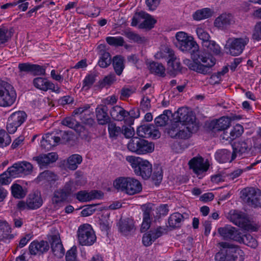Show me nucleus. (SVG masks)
Listing matches in <instances>:
<instances>
[{
    "label": "nucleus",
    "mask_w": 261,
    "mask_h": 261,
    "mask_svg": "<svg viewBox=\"0 0 261 261\" xmlns=\"http://www.w3.org/2000/svg\"><path fill=\"white\" fill-rule=\"evenodd\" d=\"M11 192L12 195L17 198H23L25 195V192L23 191L22 187L17 184H14L11 186Z\"/></svg>",
    "instance_id": "5fc2aeb1"
},
{
    "label": "nucleus",
    "mask_w": 261,
    "mask_h": 261,
    "mask_svg": "<svg viewBox=\"0 0 261 261\" xmlns=\"http://www.w3.org/2000/svg\"><path fill=\"white\" fill-rule=\"evenodd\" d=\"M108 109L105 106L96 108L95 110L97 122L99 124L105 125L110 121V117L108 114Z\"/></svg>",
    "instance_id": "bb28decb"
},
{
    "label": "nucleus",
    "mask_w": 261,
    "mask_h": 261,
    "mask_svg": "<svg viewBox=\"0 0 261 261\" xmlns=\"http://www.w3.org/2000/svg\"><path fill=\"white\" fill-rule=\"evenodd\" d=\"M221 247L223 248L225 253H226V258L230 259H232V253L229 252L231 249H233V245L227 242H221L219 243Z\"/></svg>",
    "instance_id": "69168bd1"
},
{
    "label": "nucleus",
    "mask_w": 261,
    "mask_h": 261,
    "mask_svg": "<svg viewBox=\"0 0 261 261\" xmlns=\"http://www.w3.org/2000/svg\"><path fill=\"white\" fill-rule=\"evenodd\" d=\"M203 47L207 48L208 51L214 55H218L221 54L220 47L214 41L205 42Z\"/></svg>",
    "instance_id": "8fccbe9b"
},
{
    "label": "nucleus",
    "mask_w": 261,
    "mask_h": 261,
    "mask_svg": "<svg viewBox=\"0 0 261 261\" xmlns=\"http://www.w3.org/2000/svg\"><path fill=\"white\" fill-rule=\"evenodd\" d=\"M232 253V259L230 261H243L244 259V253L239 248L233 246V249H231L229 251Z\"/></svg>",
    "instance_id": "3c124183"
},
{
    "label": "nucleus",
    "mask_w": 261,
    "mask_h": 261,
    "mask_svg": "<svg viewBox=\"0 0 261 261\" xmlns=\"http://www.w3.org/2000/svg\"><path fill=\"white\" fill-rule=\"evenodd\" d=\"M38 179L40 181H46L51 183L58 179V176L50 171L45 170L39 174Z\"/></svg>",
    "instance_id": "79ce46f5"
},
{
    "label": "nucleus",
    "mask_w": 261,
    "mask_h": 261,
    "mask_svg": "<svg viewBox=\"0 0 261 261\" xmlns=\"http://www.w3.org/2000/svg\"><path fill=\"white\" fill-rule=\"evenodd\" d=\"M176 42H174L176 46L183 52H190L198 49V44L194 40L192 37L184 32H177L175 35Z\"/></svg>",
    "instance_id": "423d86ee"
},
{
    "label": "nucleus",
    "mask_w": 261,
    "mask_h": 261,
    "mask_svg": "<svg viewBox=\"0 0 261 261\" xmlns=\"http://www.w3.org/2000/svg\"><path fill=\"white\" fill-rule=\"evenodd\" d=\"M231 120L228 117H222L218 119L210 121L207 125L208 128L214 133L224 131L230 125Z\"/></svg>",
    "instance_id": "4468645a"
},
{
    "label": "nucleus",
    "mask_w": 261,
    "mask_h": 261,
    "mask_svg": "<svg viewBox=\"0 0 261 261\" xmlns=\"http://www.w3.org/2000/svg\"><path fill=\"white\" fill-rule=\"evenodd\" d=\"M62 124L69 128L75 129V130L80 135V133L85 129L84 127L81 125L79 122L70 117L64 119L62 121Z\"/></svg>",
    "instance_id": "2f4dec72"
},
{
    "label": "nucleus",
    "mask_w": 261,
    "mask_h": 261,
    "mask_svg": "<svg viewBox=\"0 0 261 261\" xmlns=\"http://www.w3.org/2000/svg\"><path fill=\"white\" fill-rule=\"evenodd\" d=\"M171 114V111L170 110L164 111L163 114L155 118L154 122L156 125L158 126H164L166 125L169 119V115Z\"/></svg>",
    "instance_id": "a18cd8bd"
},
{
    "label": "nucleus",
    "mask_w": 261,
    "mask_h": 261,
    "mask_svg": "<svg viewBox=\"0 0 261 261\" xmlns=\"http://www.w3.org/2000/svg\"><path fill=\"white\" fill-rule=\"evenodd\" d=\"M140 15L145 18L144 21L140 24V27L141 28H145L151 29L153 28L154 25L156 22V20L154 19L152 16L148 14L144 13H140Z\"/></svg>",
    "instance_id": "ea45409f"
},
{
    "label": "nucleus",
    "mask_w": 261,
    "mask_h": 261,
    "mask_svg": "<svg viewBox=\"0 0 261 261\" xmlns=\"http://www.w3.org/2000/svg\"><path fill=\"white\" fill-rule=\"evenodd\" d=\"M166 227L159 226L154 230H151L144 234L142 238V243L145 246H150L154 241L162 236L164 232H167Z\"/></svg>",
    "instance_id": "2eb2a0df"
},
{
    "label": "nucleus",
    "mask_w": 261,
    "mask_h": 261,
    "mask_svg": "<svg viewBox=\"0 0 261 261\" xmlns=\"http://www.w3.org/2000/svg\"><path fill=\"white\" fill-rule=\"evenodd\" d=\"M190 53L192 60L200 68L201 72L198 73L207 75L212 73V68L216 64V59L213 57L208 55L204 51L199 50V48L195 50L192 49Z\"/></svg>",
    "instance_id": "f257e3e1"
},
{
    "label": "nucleus",
    "mask_w": 261,
    "mask_h": 261,
    "mask_svg": "<svg viewBox=\"0 0 261 261\" xmlns=\"http://www.w3.org/2000/svg\"><path fill=\"white\" fill-rule=\"evenodd\" d=\"M189 165L194 172L198 175L206 172L210 166L207 161L204 162V160L202 157L193 158L189 161Z\"/></svg>",
    "instance_id": "f3484780"
},
{
    "label": "nucleus",
    "mask_w": 261,
    "mask_h": 261,
    "mask_svg": "<svg viewBox=\"0 0 261 261\" xmlns=\"http://www.w3.org/2000/svg\"><path fill=\"white\" fill-rule=\"evenodd\" d=\"M43 204L40 193L38 192L31 193L29 195L26 202L23 201H19L17 204V207L20 210H36Z\"/></svg>",
    "instance_id": "9b49d317"
},
{
    "label": "nucleus",
    "mask_w": 261,
    "mask_h": 261,
    "mask_svg": "<svg viewBox=\"0 0 261 261\" xmlns=\"http://www.w3.org/2000/svg\"><path fill=\"white\" fill-rule=\"evenodd\" d=\"M251 144L250 141H240L235 143L233 146V152L231 154V159L230 161L233 160L237 155L241 156L243 154L248 153L251 148Z\"/></svg>",
    "instance_id": "a211bd4d"
},
{
    "label": "nucleus",
    "mask_w": 261,
    "mask_h": 261,
    "mask_svg": "<svg viewBox=\"0 0 261 261\" xmlns=\"http://www.w3.org/2000/svg\"><path fill=\"white\" fill-rule=\"evenodd\" d=\"M100 228L102 231H107L110 228L109 220L105 217H102L99 220Z\"/></svg>",
    "instance_id": "338daca9"
},
{
    "label": "nucleus",
    "mask_w": 261,
    "mask_h": 261,
    "mask_svg": "<svg viewBox=\"0 0 261 261\" xmlns=\"http://www.w3.org/2000/svg\"><path fill=\"white\" fill-rule=\"evenodd\" d=\"M112 64L116 74L120 75L125 67L124 59L121 56H115L112 59Z\"/></svg>",
    "instance_id": "c85d7f7f"
},
{
    "label": "nucleus",
    "mask_w": 261,
    "mask_h": 261,
    "mask_svg": "<svg viewBox=\"0 0 261 261\" xmlns=\"http://www.w3.org/2000/svg\"><path fill=\"white\" fill-rule=\"evenodd\" d=\"M16 93L9 83L0 80V106L10 107L15 101Z\"/></svg>",
    "instance_id": "20e7f679"
},
{
    "label": "nucleus",
    "mask_w": 261,
    "mask_h": 261,
    "mask_svg": "<svg viewBox=\"0 0 261 261\" xmlns=\"http://www.w3.org/2000/svg\"><path fill=\"white\" fill-rule=\"evenodd\" d=\"M57 159L58 155L55 152L42 154L33 158V160L37 162L41 168L45 167L48 164L56 162Z\"/></svg>",
    "instance_id": "393cba45"
},
{
    "label": "nucleus",
    "mask_w": 261,
    "mask_h": 261,
    "mask_svg": "<svg viewBox=\"0 0 261 261\" xmlns=\"http://www.w3.org/2000/svg\"><path fill=\"white\" fill-rule=\"evenodd\" d=\"M103 194L101 191L92 190L88 192L86 191H81L76 194V199L80 202H88L96 199H101Z\"/></svg>",
    "instance_id": "6ab92c4d"
},
{
    "label": "nucleus",
    "mask_w": 261,
    "mask_h": 261,
    "mask_svg": "<svg viewBox=\"0 0 261 261\" xmlns=\"http://www.w3.org/2000/svg\"><path fill=\"white\" fill-rule=\"evenodd\" d=\"M198 37L202 40V46L204 45L205 42L209 41L210 36L204 29L201 28H197L196 30Z\"/></svg>",
    "instance_id": "680f3d73"
},
{
    "label": "nucleus",
    "mask_w": 261,
    "mask_h": 261,
    "mask_svg": "<svg viewBox=\"0 0 261 261\" xmlns=\"http://www.w3.org/2000/svg\"><path fill=\"white\" fill-rule=\"evenodd\" d=\"M114 188L119 191L133 195L140 193L142 189L140 182L134 178L120 177L113 182Z\"/></svg>",
    "instance_id": "f03ea898"
},
{
    "label": "nucleus",
    "mask_w": 261,
    "mask_h": 261,
    "mask_svg": "<svg viewBox=\"0 0 261 261\" xmlns=\"http://www.w3.org/2000/svg\"><path fill=\"white\" fill-rule=\"evenodd\" d=\"M34 86L42 91H47L48 90L57 93L60 92V88L46 79L38 77L33 80Z\"/></svg>",
    "instance_id": "ddd939ff"
},
{
    "label": "nucleus",
    "mask_w": 261,
    "mask_h": 261,
    "mask_svg": "<svg viewBox=\"0 0 261 261\" xmlns=\"http://www.w3.org/2000/svg\"><path fill=\"white\" fill-rule=\"evenodd\" d=\"M83 161L81 155L77 154H72L70 156L67 160V167L68 169L74 170L77 169L78 165Z\"/></svg>",
    "instance_id": "e433bc0d"
},
{
    "label": "nucleus",
    "mask_w": 261,
    "mask_h": 261,
    "mask_svg": "<svg viewBox=\"0 0 261 261\" xmlns=\"http://www.w3.org/2000/svg\"><path fill=\"white\" fill-rule=\"evenodd\" d=\"M152 213L151 207L146 206L143 208V220L141 230L142 232L146 231L150 226V216Z\"/></svg>",
    "instance_id": "7c9ffc66"
},
{
    "label": "nucleus",
    "mask_w": 261,
    "mask_h": 261,
    "mask_svg": "<svg viewBox=\"0 0 261 261\" xmlns=\"http://www.w3.org/2000/svg\"><path fill=\"white\" fill-rule=\"evenodd\" d=\"M212 15V12L209 8H204L197 10L193 14V18L194 20H200L207 18Z\"/></svg>",
    "instance_id": "de8ad7c7"
},
{
    "label": "nucleus",
    "mask_w": 261,
    "mask_h": 261,
    "mask_svg": "<svg viewBox=\"0 0 261 261\" xmlns=\"http://www.w3.org/2000/svg\"><path fill=\"white\" fill-rule=\"evenodd\" d=\"M22 176L30 174L33 170V166L29 162L23 161L19 162Z\"/></svg>",
    "instance_id": "052dcab7"
},
{
    "label": "nucleus",
    "mask_w": 261,
    "mask_h": 261,
    "mask_svg": "<svg viewBox=\"0 0 261 261\" xmlns=\"http://www.w3.org/2000/svg\"><path fill=\"white\" fill-rule=\"evenodd\" d=\"M49 249L47 242L34 241L29 246V251L32 255H41L46 252Z\"/></svg>",
    "instance_id": "4be33fe9"
},
{
    "label": "nucleus",
    "mask_w": 261,
    "mask_h": 261,
    "mask_svg": "<svg viewBox=\"0 0 261 261\" xmlns=\"http://www.w3.org/2000/svg\"><path fill=\"white\" fill-rule=\"evenodd\" d=\"M154 144L152 142L142 139L138 154H144L151 152L154 150Z\"/></svg>",
    "instance_id": "58836bf2"
},
{
    "label": "nucleus",
    "mask_w": 261,
    "mask_h": 261,
    "mask_svg": "<svg viewBox=\"0 0 261 261\" xmlns=\"http://www.w3.org/2000/svg\"><path fill=\"white\" fill-rule=\"evenodd\" d=\"M31 73L34 75H43L45 74V69L39 65L32 64Z\"/></svg>",
    "instance_id": "0e129e2a"
},
{
    "label": "nucleus",
    "mask_w": 261,
    "mask_h": 261,
    "mask_svg": "<svg viewBox=\"0 0 261 261\" xmlns=\"http://www.w3.org/2000/svg\"><path fill=\"white\" fill-rule=\"evenodd\" d=\"M232 153L227 149L218 150L215 154L216 160L220 163H226L230 162L229 158L231 157Z\"/></svg>",
    "instance_id": "37998d69"
},
{
    "label": "nucleus",
    "mask_w": 261,
    "mask_h": 261,
    "mask_svg": "<svg viewBox=\"0 0 261 261\" xmlns=\"http://www.w3.org/2000/svg\"><path fill=\"white\" fill-rule=\"evenodd\" d=\"M195 127L194 125H181L174 123L168 131V134L172 138L186 139L195 131Z\"/></svg>",
    "instance_id": "9d476101"
},
{
    "label": "nucleus",
    "mask_w": 261,
    "mask_h": 261,
    "mask_svg": "<svg viewBox=\"0 0 261 261\" xmlns=\"http://www.w3.org/2000/svg\"><path fill=\"white\" fill-rule=\"evenodd\" d=\"M51 248L54 255L58 257H61L64 254V249L62 244L59 234L50 237Z\"/></svg>",
    "instance_id": "b1692460"
},
{
    "label": "nucleus",
    "mask_w": 261,
    "mask_h": 261,
    "mask_svg": "<svg viewBox=\"0 0 261 261\" xmlns=\"http://www.w3.org/2000/svg\"><path fill=\"white\" fill-rule=\"evenodd\" d=\"M253 38L257 41L261 40V22L256 23L254 27Z\"/></svg>",
    "instance_id": "774afa93"
},
{
    "label": "nucleus",
    "mask_w": 261,
    "mask_h": 261,
    "mask_svg": "<svg viewBox=\"0 0 261 261\" xmlns=\"http://www.w3.org/2000/svg\"><path fill=\"white\" fill-rule=\"evenodd\" d=\"M119 230L124 235H128L134 229V224L133 220L127 218L120 220L119 222Z\"/></svg>",
    "instance_id": "c756f323"
},
{
    "label": "nucleus",
    "mask_w": 261,
    "mask_h": 261,
    "mask_svg": "<svg viewBox=\"0 0 261 261\" xmlns=\"http://www.w3.org/2000/svg\"><path fill=\"white\" fill-rule=\"evenodd\" d=\"M141 139L138 137L132 138L127 144L128 149L130 151L138 154Z\"/></svg>",
    "instance_id": "09e8293b"
},
{
    "label": "nucleus",
    "mask_w": 261,
    "mask_h": 261,
    "mask_svg": "<svg viewBox=\"0 0 261 261\" xmlns=\"http://www.w3.org/2000/svg\"><path fill=\"white\" fill-rule=\"evenodd\" d=\"M175 123L181 125H194L195 117L187 108H180L176 112Z\"/></svg>",
    "instance_id": "f8f14e48"
},
{
    "label": "nucleus",
    "mask_w": 261,
    "mask_h": 261,
    "mask_svg": "<svg viewBox=\"0 0 261 261\" xmlns=\"http://www.w3.org/2000/svg\"><path fill=\"white\" fill-rule=\"evenodd\" d=\"M20 165L19 162L15 163L7 169V172L10 176L13 178L22 176Z\"/></svg>",
    "instance_id": "603ef678"
},
{
    "label": "nucleus",
    "mask_w": 261,
    "mask_h": 261,
    "mask_svg": "<svg viewBox=\"0 0 261 261\" xmlns=\"http://www.w3.org/2000/svg\"><path fill=\"white\" fill-rule=\"evenodd\" d=\"M149 68L150 72L155 75L162 77L166 75L165 68L161 63L153 62L150 63Z\"/></svg>",
    "instance_id": "c9c22d12"
},
{
    "label": "nucleus",
    "mask_w": 261,
    "mask_h": 261,
    "mask_svg": "<svg viewBox=\"0 0 261 261\" xmlns=\"http://www.w3.org/2000/svg\"><path fill=\"white\" fill-rule=\"evenodd\" d=\"M123 34L129 40L138 44H143L147 40L145 37L141 36L132 31L126 30L124 32Z\"/></svg>",
    "instance_id": "a19ab883"
},
{
    "label": "nucleus",
    "mask_w": 261,
    "mask_h": 261,
    "mask_svg": "<svg viewBox=\"0 0 261 261\" xmlns=\"http://www.w3.org/2000/svg\"><path fill=\"white\" fill-rule=\"evenodd\" d=\"M108 132L111 138L116 139L121 136L123 130L122 127L117 126L115 123L110 122L108 124Z\"/></svg>",
    "instance_id": "4c0bfd02"
},
{
    "label": "nucleus",
    "mask_w": 261,
    "mask_h": 261,
    "mask_svg": "<svg viewBox=\"0 0 261 261\" xmlns=\"http://www.w3.org/2000/svg\"><path fill=\"white\" fill-rule=\"evenodd\" d=\"M244 132L243 126L240 124L236 125L230 132L231 139L232 141L241 136Z\"/></svg>",
    "instance_id": "bf43d9fd"
},
{
    "label": "nucleus",
    "mask_w": 261,
    "mask_h": 261,
    "mask_svg": "<svg viewBox=\"0 0 261 261\" xmlns=\"http://www.w3.org/2000/svg\"><path fill=\"white\" fill-rule=\"evenodd\" d=\"M234 22V18L231 14L223 13L215 19L214 25L216 27L223 30L228 28Z\"/></svg>",
    "instance_id": "aec40b11"
},
{
    "label": "nucleus",
    "mask_w": 261,
    "mask_h": 261,
    "mask_svg": "<svg viewBox=\"0 0 261 261\" xmlns=\"http://www.w3.org/2000/svg\"><path fill=\"white\" fill-rule=\"evenodd\" d=\"M95 82V75L91 74L87 75L83 81L82 89L83 90H89Z\"/></svg>",
    "instance_id": "4d7b16f0"
},
{
    "label": "nucleus",
    "mask_w": 261,
    "mask_h": 261,
    "mask_svg": "<svg viewBox=\"0 0 261 261\" xmlns=\"http://www.w3.org/2000/svg\"><path fill=\"white\" fill-rule=\"evenodd\" d=\"M11 142L9 135L4 130H0V147L8 145Z\"/></svg>",
    "instance_id": "e2e57ef3"
},
{
    "label": "nucleus",
    "mask_w": 261,
    "mask_h": 261,
    "mask_svg": "<svg viewBox=\"0 0 261 261\" xmlns=\"http://www.w3.org/2000/svg\"><path fill=\"white\" fill-rule=\"evenodd\" d=\"M110 113L112 119L116 121H122L129 115L128 112L117 105L112 107Z\"/></svg>",
    "instance_id": "a878e982"
},
{
    "label": "nucleus",
    "mask_w": 261,
    "mask_h": 261,
    "mask_svg": "<svg viewBox=\"0 0 261 261\" xmlns=\"http://www.w3.org/2000/svg\"><path fill=\"white\" fill-rule=\"evenodd\" d=\"M32 64L29 63H19L18 65V76L22 78L24 76V72L31 73Z\"/></svg>",
    "instance_id": "13d9d810"
},
{
    "label": "nucleus",
    "mask_w": 261,
    "mask_h": 261,
    "mask_svg": "<svg viewBox=\"0 0 261 261\" xmlns=\"http://www.w3.org/2000/svg\"><path fill=\"white\" fill-rule=\"evenodd\" d=\"M126 160L134 169L136 174L142 176L145 179L150 177L152 173V165L148 161L133 155L127 156Z\"/></svg>",
    "instance_id": "7ed1b4c3"
},
{
    "label": "nucleus",
    "mask_w": 261,
    "mask_h": 261,
    "mask_svg": "<svg viewBox=\"0 0 261 261\" xmlns=\"http://www.w3.org/2000/svg\"><path fill=\"white\" fill-rule=\"evenodd\" d=\"M230 220L236 225L247 231H255L257 228L253 225L244 214L237 211L230 212Z\"/></svg>",
    "instance_id": "1a4fd4ad"
},
{
    "label": "nucleus",
    "mask_w": 261,
    "mask_h": 261,
    "mask_svg": "<svg viewBox=\"0 0 261 261\" xmlns=\"http://www.w3.org/2000/svg\"><path fill=\"white\" fill-rule=\"evenodd\" d=\"M112 58L110 54L103 51L98 62V65L101 68H107L112 63Z\"/></svg>",
    "instance_id": "c03bdc74"
},
{
    "label": "nucleus",
    "mask_w": 261,
    "mask_h": 261,
    "mask_svg": "<svg viewBox=\"0 0 261 261\" xmlns=\"http://www.w3.org/2000/svg\"><path fill=\"white\" fill-rule=\"evenodd\" d=\"M219 233L225 239H233L234 238L235 228L230 225H226L218 229Z\"/></svg>",
    "instance_id": "f704fd0d"
},
{
    "label": "nucleus",
    "mask_w": 261,
    "mask_h": 261,
    "mask_svg": "<svg viewBox=\"0 0 261 261\" xmlns=\"http://www.w3.org/2000/svg\"><path fill=\"white\" fill-rule=\"evenodd\" d=\"M185 217L179 213H174L170 215L168 218V223L166 227H170L171 229H174L179 227L180 226V223L184 221Z\"/></svg>",
    "instance_id": "cd10ccee"
},
{
    "label": "nucleus",
    "mask_w": 261,
    "mask_h": 261,
    "mask_svg": "<svg viewBox=\"0 0 261 261\" xmlns=\"http://www.w3.org/2000/svg\"><path fill=\"white\" fill-rule=\"evenodd\" d=\"M60 141V137L56 136L54 133H47L42 137L41 146L45 150H50L58 145Z\"/></svg>",
    "instance_id": "5701e85b"
},
{
    "label": "nucleus",
    "mask_w": 261,
    "mask_h": 261,
    "mask_svg": "<svg viewBox=\"0 0 261 261\" xmlns=\"http://www.w3.org/2000/svg\"><path fill=\"white\" fill-rule=\"evenodd\" d=\"M11 228L7 223L0 220V241L11 239L13 238L10 234Z\"/></svg>",
    "instance_id": "473e14b6"
},
{
    "label": "nucleus",
    "mask_w": 261,
    "mask_h": 261,
    "mask_svg": "<svg viewBox=\"0 0 261 261\" xmlns=\"http://www.w3.org/2000/svg\"><path fill=\"white\" fill-rule=\"evenodd\" d=\"M107 42L111 46H124L127 48V45H124V38L121 36L118 37H107L106 39Z\"/></svg>",
    "instance_id": "49530a36"
},
{
    "label": "nucleus",
    "mask_w": 261,
    "mask_h": 261,
    "mask_svg": "<svg viewBox=\"0 0 261 261\" xmlns=\"http://www.w3.org/2000/svg\"><path fill=\"white\" fill-rule=\"evenodd\" d=\"M156 58H163L167 57L168 59V65L170 71L172 74H177L181 72L182 67L178 59L174 55L172 49L166 47L164 49H162L157 53L155 55Z\"/></svg>",
    "instance_id": "39448f33"
},
{
    "label": "nucleus",
    "mask_w": 261,
    "mask_h": 261,
    "mask_svg": "<svg viewBox=\"0 0 261 261\" xmlns=\"http://www.w3.org/2000/svg\"><path fill=\"white\" fill-rule=\"evenodd\" d=\"M259 190L252 187H247L241 191V198L242 200L249 205L253 206L257 195Z\"/></svg>",
    "instance_id": "412c9836"
},
{
    "label": "nucleus",
    "mask_w": 261,
    "mask_h": 261,
    "mask_svg": "<svg viewBox=\"0 0 261 261\" xmlns=\"http://www.w3.org/2000/svg\"><path fill=\"white\" fill-rule=\"evenodd\" d=\"M242 242L246 245L255 248L258 244L257 241L250 234H245L241 238Z\"/></svg>",
    "instance_id": "864d4df0"
},
{
    "label": "nucleus",
    "mask_w": 261,
    "mask_h": 261,
    "mask_svg": "<svg viewBox=\"0 0 261 261\" xmlns=\"http://www.w3.org/2000/svg\"><path fill=\"white\" fill-rule=\"evenodd\" d=\"M66 194L61 190H57L54 192L52 198L53 203L54 204H59L66 200L67 197Z\"/></svg>",
    "instance_id": "6e6d98bb"
},
{
    "label": "nucleus",
    "mask_w": 261,
    "mask_h": 261,
    "mask_svg": "<svg viewBox=\"0 0 261 261\" xmlns=\"http://www.w3.org/2000/svg\"><path fill=\"white\" fill-rule=\"evenodd\" d=\"M79 243L83 246L92 245L96 241V237L90 225L85 224L81 225L77 231Z\"/></svg>",
    "instance_id": "6e6552de"
},
{
    "label": "nucleus",
    "mask_w": 261,
    "mask_h": 261,
    "mask_svg": "<svg viewBox=\"0 0 261 261\" xmlns=\"http://www.w3.org/2000/svg\"><path fill=\"white\" fill-rule=\"evenodd\" d=\"M137 135L142 138H152L157 139L160 137V133L155 129L152 124H147L140 126L137 130Z\"/></svg>",
    "instance_id": "dca6fc26"
},
{
    "label": "nucleus",
    "mask_w": 261,
    "mask_h": 261,
    "mask_svg": "<svg viewBox=\"0 0 261 261\" xmlns=\"http://www.w3.org/2000/svg\"><path fill=\"white\" fill-rule=\"evenodd\" d=\"M26 118L27 114L24 112L17 111L12 114L8 119L19 126L24 122Z\"/></svg>",
    "instance_id": "72a5a7b5"
},
{
    "label": "nucleus",
    "mask_w": 261,
    "mask_h": 261,
    "mask_svg": "<svg viewBox=\"0 0 261 261\" xmlns=\"http://www.w3.org/2000/svg\"><path fill=\"white\" fill-rule=\"evenodd\" d=\"M249 39L245 36L240 38H230L226 41L225 48L227 53L232 56H237L241 54L246 45L249 43Z\"/></svg>",
    "instance_id": "0eeeda50"
}]
</instances>
